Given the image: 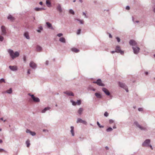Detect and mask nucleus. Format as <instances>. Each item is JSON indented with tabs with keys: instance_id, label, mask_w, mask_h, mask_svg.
Masks as SVG:
<instances>
[{
	"instance_id": "nucleus-1",
	"label": "nucleus",
	"mask_w": 155,
	"mask_h": 155,
	"mask_svg": "<svg viewBox=\"0 0 155 155\" xmlns=\"http://www.w3.org/2000/svg\"><path fill=\"white\" fill-rule=\"evenodd\" d=\"M8 52L10 56L13 59L17 57H18L19 55V54L18 52V51H15L14 52L11 49H9L8 51Z\"/></svg>"
},
{
	"instance_id": "nucleus-2",
	"label": "nucleus",
	"mask_w": 155,
	"mask_h": 155,
	"mask_svg": "<svg viewBox=\"0 0 155 155\" xmlns=\"http://www.w3.org/2000/svg\"><path fill=\"white\" fill-rule=\"evenodd\" d=\"M28 94L31 97V98L32 99L34 102H37L40 101V100L38 98L34 96V95L31 94L30 93Z\"/></svg>"
},
{
	"instance_id": "nucleus-3",
	"label": "nucleus",
	"mask_w": 155,
	"mask_h": 155,
	"mask_svg": "<svg viewBox=\"0 0 155 155\" xmlns=\"http://www.w3.org/2000/svg\"><path fill=\"white\" fill-rule=\"evenodd\" d=\"M93 83H94L96 84L99 86H104V84L102 83V81L100 79H98L97 81H94Z\"/></svg>"
},
{
	"instance_id": "nucleus-4",
	"label": "nucleus",
	"mask_w": 155,
	"mask_h": 155,
	"mask_svg": "<svg viewBox=\"0 0 155 155\" xmlns=\"http://www.w3.org/2000/svg\"><path fill=\"white\" fill-rule=\"evenodd\" d=\"M29 66L32 68L34 69H35L37 67V64L33 61L30 62L29 64Z\"/></svg>"
},
{
	"instance_id": "nucleus-5",
	"label": "nucleus",
	"mask_w": 155,
	"mask_h": 155,
	"mask_svg": "<svg viewBox=\"0 0 155 155\" xmlns=\"http://www.w3.org/2000/svg\"><path fill=\"white\" fill-rule=\"evenodd\" d=\"M115 50V51L117 53H120L122 54L124 53V51L121 50L120 47L119 46H117Z\"/></svg>"
},
{
	"instance_id": "nucleus-6",
	"label": "nucleus",
	"mask_w": 155,
	"mask_h": 155,
	"mask_svg": "<svg viewBox=\"0 0 155 155\" xmlns=\"http://www.w3.org/2000/svg\"><path fill=\"white\" fill-rule=\"evenodd\" d=\"M119 85L120 87L125 89L127 92H128V88L124 84L121 82H119Z\"/></svg>"
},
{
	"instance_id": "nucleus-7",
	"label": "nucleus",
	"mask_w": 155,
	"mask_h": 155,
	"mask_svg": "<svg viewBox=\"0 0 155 155\" xmlns=\"http://www.w3.org/2000/svg\"><path fill=\"white\" fill-rule=\"evenodd\" d=\"M1 31L2 35H5L7 33L6 29L4 26H2L1 27Z\"/></svg>"
},
{
	"instance_id": "nucleus-8",
	"label": "nucleus",
	"mask_w": 155,
	"mask_h": 155,
	"mask_svg": "<svg viewBox=\"0 0 155 155\" xmlns=\"http://www.w3.org/2000/svg\"><path fill=\"white\" fill-rule=\"evenodd\" d=\"M133 49L134 50V53L135 54H137L139 53L140 50V48L137 47H133Z\"/></svg>"
},
{
	"instance_id": "nucleus-9",
	"label": "nucleus",
	"mask_w": 155,
	"mask_h": 155,
	"mask_svg": "<svg viewBox=\"0 0 155 155\" xmlns=\"http://www.w3.org/2000/svg\"><path fill=\"white\" fill-rule=\"evenodd\" d=\"M134 124L141 130H145L146 129L145 127H142L137 122H134Z\"/></svg>"
},
{
	"instance_id": "nucleus-10",
	"label": "nucleus",
	"mask_w": 155,
	"mask_h": 155,
	"mask_svg": "<svg viewBox=\"0 0 155 155\" xmlns=\"http://www.w3.org/2000/svg\"><path fill=\"white\" fill-rule=\"evenodd\" d=\"M77 123H82L83 124L85 125L87 124V122L85 121L84 120L81 118H78L77 120Z\"/></svg>"
},
{
	"instance_id": "nucleus-11",
	"label": "nucleus",
	"mask_w": 155,
	"mask_h": 155,
	"mask_svg": "<svg viewBox=\"0 0 155 155\" xmlns=\"http://www.w3.org/2000/svg\"><path fill=\"white\" fill-rule=\"evenodd\" d=\"M9 68L11 70L13 71H17L18 69L17 67L16 66H10Z\"/></svg>"
},
{
	"instance_id": "nucleus-12",
	"label": "nucleus",
	"mask_w": 155,
	"mask_h": 155,
	"mask_svg": "<svg viewBox=\"0 0 155 155\" xmlns=\"http://www.w3.org/2000/svg\"><path fill=\"white\" fill-rule=\"evenodd\" d=\"M150 142V140L149 139L146 140L143 143V146H147Z\"/></svg>"
},
{
	"instance_id": "nucleus-13",
	"label": "nucleus",
	"mask_w": 155,
	"mask_h": 155,
	"mask_svg": "<svg viewBox=\"0 0 155 155\" xmlns=\"http://www.w3.org/2000/svg\"><path fill=\"white\" fill-rule=\"evenodd\" d=\"M102 91L105 93L107 95H109L110 93L108 90L105 88H102Z\"/></svg>"
},
{
	"instance_id": "nucleus-14",
	"label": "nucleus",
	"mask_w": 155,
	"mask_h": 155,
	"mask_svg": "<svg viewBox=\"0 0 155 155\" xmlns=\"http://www.w3.org/2000/svg\"><path fill=\"white\" fill-rule=\"evenodd\" d=\"M129 44L132 46H136L137 43L135 41L133 40H130L129 41Z\"/></svg>"
},
{
	"instance_id": "nucleus-15",
	"label": "nucleus",
	"mask_w": 155,
	"mask_h": 155,
	"mask_svg": "<svg viewBox=\"0 0 155 155\" xmlns=\"http://www.w3.org/2000/svg\"><path fill=\"white\" fill-rule=\"evenodd\" d=\"M64 93L65 94H67L68 96H74L73 93L71 91H66V92H64Z\"/></svg>"
},
{
	"instance_id": "nucleus-16",
	"label": "nucleus",
	"mask_w": 155,
	"mask_h": 155,
	"mask_svg": "<svg viewBox=\"0 0 155 155\" xmlns=\"http://www.w3.org/2000/svg\"><path fill=\"white\" fill-rule=\"evenodd\" d=\"M57 9L59 13H61L62 12V9L60 5L58 4V5L57 7Z\"/></svg>"
},
{
	"instance_id": "nucleus-17",
	"label": "nucleus",
	"mask_w": 155,
	"mask_h": 155,
	"mask_svg": "<svg viewBox=\"0 0 155 155\" xmlns=\"http://www.w3.org/2000/svg\"><path fill=\"white\" fill-rule=\"evenodd\" d=\"M46 24L48 28L51 29H53V28L52 27V25L49 22H47Z\"/></svg>"
},
{
	"instance_id": "nucleus-18",
	"label": "nucleus",
	"mask_w": 155,
	"mask_h": 155,
	"mask_svg": "<svg viewBox=\"0 0 155 155\" xmlns=\"http://www.w3.org/2000/svg\"><path fill=\"white\" fill-rule=\"evenodd\" d=\"M8 19L10 20L11 21H13V20H14L15 19V18L11 15H8Z\"/></svg>"
},
{
	"instance_id": "nucleus-19",
	"label": "nucleus",
	"mask_w": 155,
	"mask_h": 155,
	"mask_svg": "<svg viewBox=\"0 0 155 155\" xmlns=\"http://www.w3.org/2000/svg\"><path fill=\"white\" fill-rule=\"evenodd\" d=\"M24 36L26 37V38L27 39H29L30 37L29 36V34L28 32H26L24 33Z\"/></svg>"
},
{
	"instance_id": "nucleus-20",
	"label": "nucleus",
	"mask_w": 155,
	"mask_h": 155,
	"mask_svg": "<svg viewBox=\"0 0 155 155\" xmlns=\"http://www.w3.org/2000/svg\"><path fill=\"white\" fill-rule=\"evenodd\" d=\"M71 50L72 51L76 53L78 52L79 51V50L74 48H71Z\"/></svg>"
},
{
	"instance_id": "nucleus-21",
	"label": "nucleus",
	"mask_w": 155,
	"mask_h": 155,
	"mask_svg": "<svg viewBox=\"0 0 155 155\" xmlns=\"http://www.w3.org/2000/svg\"><path fill=\"white\" fill-rule=\"evenodd\" d=\"M36 50L37 51L40 52L42 50V48L39 46H37L36 47Z\"/></svg>"
},
{
	"instance_id": "nucleus-22",
	"label": "nucleus",
	"mask_w": 155,
	"mask_h": 155,
	"mask_svg": "<svg viewBox=\"0 0 155 155\" xmlns=\"http://www.w3.org/2000/svg\"><path fill=\"white\" fill-rule=\"evenodd\" d=\"M71 132L72 134V136H74V127L73 126H71Z\"/></svg>"
},
{
	"instance_id": "nucleus-23",
	"label": "nucleus",
	"mask_w": 155,
	"mask_h": 155,
	"mask_svg": "<svg viewBox=\"0 0 155 155\" xmlns=\"http://www.w3.org/2000/svg\"><path fill=\"white\" fill-rule=\"evenodd\" d=\"M83 111V108H80L78 110V114L80 115H81V114L82 113Z\"/></svg>"
},
{
	"instance_id": "nucleus-24",
	"label": "nucleus",
	"mask_w": 155,
	"mask_h": 155,
	"mask_svg": "<svg viewBox=\"0 0 155 155\" xmlns=\"http://www.w3.org/2000/svg\"><path fill=\"white\" fill-rule=\"evenodd\" d=\"M59 41L63 43H65V39L63 37L61 38L59 40Z\"/></svg>"
},
{
	"instance_id": "nucleus-25",
	"label": "nucleus",
	"mask_w": 155,
	"mask_h": 155,
	"mask_svg": "<svg viewBox=\"0 0 155 155\" xmlns=\"http://www.w3.org/2000/svg\"><path fill=\"white\" fill-rule=\"evenodd\" d=\"M95 95L98 98H101V95L99 93H95Z\"/></svg>"
},
{
	"instance_id": "nucleus-26",
	"label": "nucleus",
	"mask_w": 155,
	"mask_h": 155,
	"mask_svg": "<svg viewBox=\"0 0 155 155\" xmlns=\"http://www.w3.org/2000/svg\"><path fill=\"white\" fill-rule=\"evenodd\" d=\"M50 109V107H46L42 111V113H45L46 111L47 110H49Z\"/></svg>"
},
{
	"instance_id": "nucleus-27",
	"label": "nucleus",
	"mask_w": 155,
	"mask_h": 155,
	"mask_svg": "<svg viewBox=\"0 0 155 155\" xmlns=\"http://www.w3.org/2000/svg\"><path fill=\"white\" fill-rule=\"evenodd\" d=\"M44 9V8H35V10L36 11H41Z\"/></svg>"
},
{
	"instance_id": "nucleus-28",
	"label": "nucleus",
	"mask_w": 155,
	"mask_h": 155,
	"mask_svg": "<svg viewBox=\"0 0 155 155\" xmlns=\"http://www.w3.org/2000/svg\"><path fill=\"white\" fill-rule=\"evenodd\" d=\"M26 143L27 145V147H28L30 145V141L29 140H27L26 142Z\"/></svg>"
},
{
	"instance_id": "nucleus-29",
	"label": "nucleus",
	"mask_w": 155,
	"mask_h": 155,
	"mask_svg": "<svg viewBox=\"0 0 155 155\" xmlns=\"http://www.w3.org/2000/svg\"><path fill=\"white\" fill-rule=\"evenodd\" d=\"M6 92L8 94H11L12 92V88H10L9 90H7Z\"/></svg>"
},
{
	"instance_id": "nucleus-30",
	"label": "nucleus",
	"mask_w": 155,
	"mask_h": 155,
	"mask_svg": "<svg viewBox=\"0 0 155 155\" xmlns=\"http://www.w3.org/2000/svg\"><path fill=\"white\" fill-rule=\"evenodd\" d=\"M113 130V129L112 128L110 127H109L108 129H107V132Z\"/></svg>"
},
{
	"instance_id": "nucleus-31",
	"label": "nucleus",
	"mask_w": 155,
	"mask_h": 155,
	"mask_svg": "<svg viewBox=\"0 0 155 155\" xmlns=\"http://www.w3.org/2000/svg\"><path fill=\"white\" fill-rule=\"evenodd\" d=\"M76 20L78 21H79L81 24H84V21L83 20H79L78 19H77Z\"/></svg>"
},
{
	"instance_id": "nucleus-32",
	"label": "nucleus",
	"mask_w": 155,
	"mask_h": 155,
	"mask_svg": "<svg viewBox=\"0 0 155 155\" xmlns=\"http://www.w3.org/2000/svg\"><path fill=\"white\" fill-rule=\"evenodd\" d=\"M71 101L73 105H74V106L76 105V103L75 102L73 101L72 100H71Z\"/></svg>"
},
{
	"instance_id": "nucleus-33",
	"label": "nucleus",
	"mask_w": 155,
	"mask_h": 155,
	"mask_svg": "<svg viewBox=\"0 0 155 155\" xmlns=\"http://www.w3.org/2000/svg\"><path fill=\"white\" fill-rule=\"evenodd\" d=\"M69 12L70 13L72 14L73 15H74V11L72 9H71L70 10Z\"/></svg>"
},
{
	"instance_id": "nucleus-34",
	"label": "nucleus",
	"mask_w": 155,
	"mask_h": 155,
	"mask_svg": "<svg viewBox=\"0 0 155 155\" xmlns=\"http://www.w3.org/2000/svg\"><path fill=\"white\" fill-rule=\"evenodd\" d=\"M76 104H78V105H80L81 104V101L80 100H78L76 102Z\"/></svg>"
},
{
	"instance_id": "nucleus-35",
	"label": "nucleus",
	"mask_w": 155,
	"mask_h": 155,
	"mask_svg": "<svg viewBox=\"0 0 155 155\" xmlns=\"http://www.w3.org/2000/svg\"><path fill=\"white\" fill-rule=\"evenodd\" d=\"M30 134L32 136H34V135H35V134H36L34 132L31 131V133H30Z\"/></svg>"
},
{
	"instance_id": "nucleus-36",
	"label": "nucleus",
	"mask_w": 155,
	"mask_h": 155,
	"mask_svg": "<svg viewBox=\"0 0 155 155\" xmlns=\"http://www.w3.org/2000/svg\"><path fill=\"white\" fill-rule=\"evenodd\" d=\"M4 39V38L3 37L1 36L0 35V41H2Z\"/></svg>"
},
{
	"instance_id": "nucleus-37",
	"label": "nucleus",
	"mask_w": 155,
	"mask_h": 155,
	"mask_svg": "<svg viewBox=\"0 0 155 155\" xmlns=\"http://www.w3.org/2000/svg\"><path fill=\"white\" fill-rule=\"evenodd\" d=\"M4 152L5 153H7V151H6L4 150H3V149H0V152H1V153H2V152Z\"/></svg>"
},
{
	"instance_id": "nucleus-38",
	"label": "nucleus",
	"mask_w": 155,
	"mask_h": 155,
	"mask_svg": "<svg viewBox=\"0 0 155 155\" xmlns=\"http://www.w3.org/2000/svg\"><path fill=\"white\" fill-rule=\"evenodd\" d=\"M4 82V83H5V80L3 79V78H2L0 80V83H2V82Z\"/></svg>"
},
{
	"instance_id": "nucleus-39",
	"label": "nucleus",
	"mask_w": 155,
	"mask_h": 155,
	"mask_svg": "<svg viewBox=\"0 0 155 155\" xmlns=\"http://www.w3.org/2000/svg\"><path fill=\"white\" fill-rule=\"evenodd\" d=\"M81 29H78L77 31V34H78V35L80 34L81 33Z\"/></svg>"
},
{
	"instance_id": "nucleus-40",
	"label": "nucleus",
	"mask_w": 155,
	"mask_h": 155,
	"mask_svg": "<svg viewBox=\"0 0 155 155\" xmlns=\"http://www.w3.org/2000/svg\"><path fill=\"white\" fill-rule=\"evenodd\" d=\"M108 113L107 112H105L104 114V115L105 117H107L108 116Z\"/></svg>"
},
{
	"instance_id": "nucleus-41",
	"label": "nucleus",
	"mask_w": 155,
	"mask_h": 155,
	"mask_svg": "<svg viewBox=\"0 0 155 155\" xmlns=\"http://www.w3.org/2000/svg\"><path fill=\"white\" fill-rule=\"evenodd\" d=\"M46 4L48 5H51V3L50 2L48 1V0H47L46 2Z\"/></svg>"
},
{
	"instance_id": "nucleus-42",
	"label": "nucleus",
	"mask_w": 155,
	"mask_h": 155,
	"mask_svg": "<svg viewBox=\"0 0 155 155\" xmlns=\"http://www.w3.org/2000/svg\"><path fill=\"white\" fill-rule=\"evenodd\" d=\"M63 35L62 33H59L57 35V36L59 37H61V36H63Z\"/></svg>"
},
{
	"instance_id": "nucleus-43",
	"label": "nucleus",
	"mask_w": 155,
	"mask_h": 155,
	"mask_svg": "<svg viewBox=\"0 0 155 155\" xmlns=\"http://www.w3.org/2000/svg\"><path fill=\"white\" fill-rule=\"evenodd\" d=\"M31 131L27 129L26 130V132L27 133H31Z\"/></svg>"
},
{
	"instance_id": "nucleus-44",
	"label": "nucleus",
	"mask_w": 155,
	"mask_h": 155,
	"mask_svg": "<svg viewBox=\"0 0 155 155\" xmlns=\"http://www.w3.org/2000/svg\"><path fill=\"white\" fill-rule=\"evenodd\" d=\"M114 121L112 120H109V123L110 124L113 123Z\"/></svg>"
},
{
	"instance_id": "nucleus-45",
	"label": "nucleus",
	"mask_w": 155,
	"mask_h": 155,
	"mask_svg": "<svg viewBox=\"0 0 155 155\" xmlns=\"http://www.w3.org/2000/svg\"><path fill=\"white\" fill-rule=\"evenodd\" d=\"M31 71V70L30 69H28L27 73L28 74H30Z\"/></svg>"
},
{
	"instance_id": "nucleus-46",
	"label": "nucleus",
	"mask_w": 155,
	"mask_h": 155,
	"mask_svg": "<svg viewBox=\"0 0 155 155\" xmlns=\"http://www.w3.org/2000/svg\"><path fill=\"white\" fill-rule=\"evenodd\" d=\"M23 60L24 62H25L26 61V58L25 56H24L23 57Z\"/></svg>"
},
{
	"instance_id": "nucleus-47",
	"label": "nucleus",
	"mask_w": 155,
	"mask_h": 155,
	"mask_svg": "<svg viewBox=\"0 0 155 155\" xmlns=\"http://www.w3.org/2000/svg\"><path fill=\"white\" fill-rule=\"evenodd\" d=\"M116 38L117 39V41L118 42H120V38H118V37H116Z\"/></svg>"
},
{
	"instance_id": "nucleus-48",
	"label": "nucleus",
	"mask_w": 155,
	"mask_h": 155,
	"mask_svg": "<svg viewBox=\"0 0 155 155\" xmlns=\"http://www.w3.org/2000/svg\"><path fill=\"white\" fill-rule=\"evenodd\" d=\"M138 110L139 111H142L143 110V108H139Z\"/></svg>"
},
{
	"instance_id": "nucleus-49",
	"label": "nucleus",
	"mask_w": 155,
	"mask_h": 155,
	"mask_svg": "<svg viewBox=\"0 0 155 155\" xmlns=\"http://www.w3.org/2000/svg\"><path fill=\"white\" fill-rule=\"evenodd\" d=\"M130 9V8L129 6H127L126 7V9L127 10H129Z\"/></svg>"
},
{
	"instance_id": "nucleus-50",
	"label": "nucleus",
	"mask_w": 155,
	"mask_h": 155,
	"mask_svg": "<svg viewBox=\"0 0 155 155\" xmlns=\"http://www.w3.org/2000/svg\"><path fill=\"white\" fill-rule=\"evenodd\" d=\"M97 124L100 127H101L100 126V124L98 122H97Z\"/></svg>"
},
{
	"instance_id": "nucleus-51",
	"label": "nucleus",
	"mask_w": 155,
	"mask_h": 155,
	"mask_svg": "<svg viewBox=\"0 0 155 155\" xmlns=\"http://www.w3.org/2000/svg\"><path fill=\"white\" fill-rule=\"evenodd\" d=\"M39 28L40 29V30H42L43 29V28L42 27L40 26Z\"/></svg>"
},
{
	"instance_id": "nucleus-52",
	"label": "nucleus",
	"mask_w": 155,
	"mask_h": 155,
	"mask_svg": "<svg viewBox=\"0 0 155 155\" xmlns=\"http://www.w3.org/2000/svg\"><path fill=\"white\" fill-rule=\"evenodd\" d=\"M83 15H85V17L87 18V17H86V14H85V13H84V12H83Z\"/></svg>"
},
{
	"instance_id": "nucleus-53",
	"label": "nucleus",
	"mask_w": 155,
	"mask_h": 155,
	"mask_svg": "<svg viewBox=\"0 0 155 155\" xmlns=\"http://www.w3.org/2000/svg\"><path fill=\"white\" fill-rule=\"evenodd\" d=\"M115 52H116L115 51H111V53H112V54H113Z\"/></svg>"
},
{
	"instance_id": "nucleus-54",
	"label": "nucleus",
	"mask_w": 155,
	"mask_h": 155,
	"mask_svg": "<svg viewBox=\"0 0 155 155\" xmlns=\"http://www.w3.org/2000/svg\"><path fill=\"white\" fill-rule=\"evenodd\" d=\"M42 2H39V4L41 5H42Z\"/></svg>"
},
{
	"instance_id": "nucleus-55",
	"label": "nucleus",
	"mask_w": 155,
	"mask_h": 155,
	"mask_svg": "<svg viewBox=\"0 0 155 155\" xmlns=\"http://www.w3.org/2000/svg\"><path fill=\"white\" fill-rule=\"evenodd\" d=\"M41 30H37V31L38 32H41Z\"/></svg>"
},
{
	"instance_id": "nucleus-56",
	"label": "nucleus",
	"mask_w": 155,
	"mask_h": 155,
	"mask_svg": "<svg viewBox=\"0 0 155 155\" xmlns=\"http://www.w3.org/2000/svg\"><path fill=\"white\" fill-rule=\"evenodd\" d=\"M48 61H46V64L47 65V64H48Z\"/></svg>"
},
{
	"instance_id": "nucleus-57",
	"label": "nucleus",
	"mask_w": 155,
	"mask_h": 155,
	"mask_svg": "<svg viewBox=\"0 0 155 155\" xmlns=\"http://www.w3.org/2000/svg\"><path fill=\"white\" fill-rule=\"evenodd\" d=\"M113 128L114 129H115L116 128V126L115 125H114L113 127Z\"/></svg>"
},
{
	"instance_id": "nucleus-58",
	"label": "nucleus",
	"mask_w": 155,
	"mask_h": 155,
	"mask_svg": "<svg viewBox=\"0 0 155 155\" xmlns=\"http://www.w3.org/2000/svg\"><path fill=\"white\" fill-rule=\"evenodd\" d=\"M145 73L146 75H147L148 74V72H145Z\"/></svg>"
},
{
	"instance_id": "nucleus-59",
	"label": "nucleus",
	"mask_w": 155,
	"mask_h": 155,
	"mask_svg": "<svg viewBox=\"0 0 155 155\" xmlns=\"http://www.w3.org/2000/svg\"><path fill=\"white\" fill-rule=\"evenodd\" d=\"M149 146H150V148H151V149H153V148H152V146L150 145Z\"/></svg>"
},
{
	"instance_id": "nucleus-60",
	"label": "nucleus",
	"mask_w": 155,
	"mask_h": 155,
	"mask_svg": "<svg viewBox=\"0 0 155 155\" xmlns=\"http://www.w3.org/2000/svg\"><path fill=\"white\" fill-rule=\"evenodd\" d=\"M2 141L1 140H0V143H2Z\"/></svg>"
},
{
	"instance_id": "nucleus-61",
	"label": "nucleus",
	"mask_w": 155,
	"mask_h": 155,
	"mask_svg": "<svg viewBox=\"0 0 155 155\" xmlns=\"http://www.w3.org/2000/svg\"><path fill=\"white\" fill-rule=\"evenodd\" d=\"M109 37L110 38H112V35H109Z\"/></svg>"
},
{
	"instance_id": "nucleus-62",
	"label": "nucleus",
	"mask_w": 155,
	"mask_h": 155,
	"mask_svg": "<svg viewBox=\"0 0 155 155\" xmlns=\"http://www.w3.org/2000/svg\"><path fill=\"white\" fill-rule=\"evenodd\" d=\"M79 1H80V2H82V0H79Z\"/></svg>"
},
{
	"instance_id": "nucleus-63",
	"label": "nucleus",
	"mask_w": 155,
	"mask_h": 155,
	"mask_svg": "<svg viewBox=\"0 0 155 155\" xmlns=\"http://www.w3.org/2000/svg\"><path fill=\"white\" fill-rule=\"evenodd\" d=\"M106 148L107 150H108V147H106Z\"/></svg>"
},
{
	"instance_id": "nucleus-64",
	"label": "nucleus",
	"mask_w": 155,
	"mask_h": 155,
	"mask_svg": "<svg viewBox=\"0 0 155 155\" xmlns=\"http://www.w3.org/2000/svg\"><path fill=\"white\" fill-rule=\"evenodd\" d=\"M153 12H155V8L153 9Z\"/></svg>"
}]
</instances>
